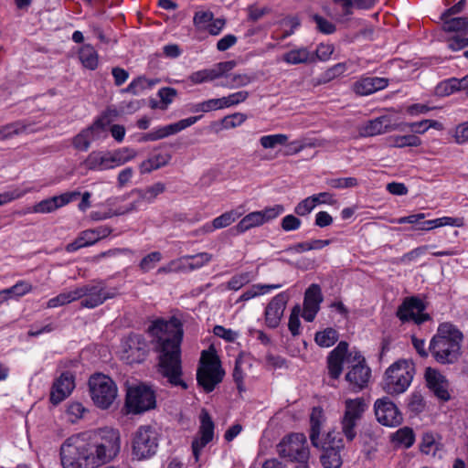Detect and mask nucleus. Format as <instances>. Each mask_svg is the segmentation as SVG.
I'll use <instances>...</instances> for the list:
<instances>
[{
  "instance_id": "obj_1",
  "label": "nucleus",
  "mask_w": 468,
  "mask_h": 468,
  "mask_svg": "<svg viewBox=\"0 0 468 468\" xmlns=\"http://www.w3.org/2000/svg\"><path fill=\"white\" fill-rule=\"evenodd\" d=\"M121 450L120 433L101 429L92 434L68 438L60 447L63 468H98L111 462Z\"/></svg>"
},
{
  "instance_id": "obj_2",
  "label": "nucleus",
  "mask_w": 468,
  "mask_h": 468,
  "mask_svg": "<svg viewBox=\"0 0 468 468\" xmlns=\"http://www.w3.org/2000/svg\"><path fill=\"white\" fill-rule=\"evenodd\" d=\"M150 333L157 341L159 352V372L173 386H180L184 389L187 385L181 379V342L183 326L180 320L171 318L168 321L156 320L149 328Z\"/></svg>"
},
{
  "instance_id": "obj_3",
  "label": "nucleus",
  "mask_w": 468,
  "mask_h": 468,
  "mask_svg": "<svg viewBox=\"0 0 468 468\" xmlns=\"http://www.w3.org/2000/svg\"><path fill=\"white\" fill-rule=\"evenodd\" d=\"M463 333L451 323H442L439 325L436 335L431 338L429 349L441 364H452L461 355V343Z\"/></svg>"
},
{
  "instance_id": "obj_4",
  "label": "nucleus",
  "mask_w": 468,
  "mask_h": 468,
  "mask_svg": "<svg viewBox=\"0 0 468 468\" xmlns=\"http://www.w3.org/2000/svg\"><path fill=\"white\" fill-rule=\"evenodd\" d=\"M415 373L414 365L407 359H399L385 372L382 387L389 395H399L410 387Z\"/></svg>"
},
{
  "instance_id": "obj_5",
  "label": "nucleus",
  "mask_w": 468,
  "mask_h": 468,
  "mask_svg": "<svg viewBox=\"0 0 468 468\" xmlns=\"http://www.w3.org/2000/svg\"><path fill=\"white\" fill-rule=\"evenodd\" d=\"M277 452L282 458L296 463L295 468H309L310 451L303 433H292L277 444Z\"/></svg>"
},
{
  "instance_id": "obj_6",
  "label": "nucleus",
  "mask_w": 468,
  "mask_h": 468,
  "mask_svg": "<svg viewBox=\"0 0 468 468\" xmlns=\"http://www.w3.org/2000/svg\"><path fill=\"white\" fill-rule=\"evenodd\" d=\"M218 356L213 350H204L201 353L199 367L197 371V380L206 392L214 390L224 377Z\"/></svg>"
},
{
  "instance_id": "obj_7",
  "label": "nucleus",
  "mask_w": 468,
  "mask_h": 468,
  "mask_svg": "<svg viewBox=\"0 0 468 468\" xmlns=\"http://www.w3.org/2000/svg\"><path fill=\"white\" fill-rule=\"evenodd\" d=\"M89 388L93 403L101 410L109 409L118 395L115 382L109 376L101 373L90 378Z\"/></svg>"
},
{
  "instance_id": "obj_8",
  "label": "nucleus",
  "mask_w": 468,
  "mask_h": 468,
  "mask_svg": "<svg viewBox=\"0 0 468 468\" xmlns=\"http://www.w3.org/2000/svg\"><path fill=\"white\" fill-rule=\"evenodd\" d=\"M158 449V435L151 426H140L133 435L132 455L138 461L150 459Z\"/></svg>"
},
{
  "instance_id": "obj_9",
  "label": "nucleus",
  "mask_w": 468,
  "mask_h": 468,
  "mask_svg": "<svg viewBox=\"0 0 468 468\" xmlns=\"http://www.w3.org/2000/svg\"><path fill=\"white\" fill-rule=\"evenodd\" d=\"M367 408L368 405L363 398L345 400V410L340 424L342 433L348 441L356 437V428Z\"/></svg>"
},
{
  "instance_id": "obj_10",
  "label": "nucleus",
  "mask_w": 468,
  "mask_h": 468,
  "mask_svg": "<svg viewBox=\"0 0 468 468\" xmlns=\"http://www.w3.org/2000/svg\"><path fill=\"white\" fill-rule=\"evenodd\" d=\"M111 120L107 114L96 119L91 125L81 130L72 138L73 147L80 152H87L91 143L105 139L108 136V127Z\"/></svg>"
},
{
  "instance_id": "obj_11",
  "label": "nucleus",
  "mask_w": 468,
  "mask_h": 468,
  "mask_svg": "<svg viewBox=\"0 0 468 468\" xmlns=\"http://www.w3.org/2000/svg\"><path fill=\"white\" fill-rule=\"evenodd\" d=\"M154 390L144 384L131 386L127 389L126 407L131 413L138 414L155 407Z\"/></svg>"
},
{
  "instance_id": "obj_12",
  "label": "nucleus",
  "mask_w": 468,
  "mask_h": 468,
  "mask_svg": "<svg viewBox=\"0 0 468 468\" xmlns=\"http://www.w3.org/2000/svg\"><path fill=\"white\" fill-rule=\"evenodd\" d=\"M284 212V207L277 204L272 207H267L262 210L253 211L245 215L233 230L236 234H243L251 229L259 228L264 224L275 219Z\"/></svg>"
},
{
  "instance_id": "obj_13",
  "label": "nucleus",
  "mask_w": 468,
  "mask_h": 468,
  "mask_svg": "<svg viewBox=\"0 0 468 468\" xmlns=\"http://www.w3.org/2000/svg\"><path fill=\"white\" fill-rule=\"evenodd\" d=\"M165 191V185L162 182H156L145 188H135L129 194V197H133V200L128 205L117 208L115 214L125 215L138 211L142 207L153 203L157 196Z\"/></svg>"
},
{
  "instance_id": "obj_14",
  "label": "nucleus",
  "mask_w": 468,
  "mask_h": 468,
  "mask_svg": "<svg viewBox=\"0 0 468 468\" xmlns=\"http://www.w3.org/2000/svg\"><path fill=\"white\" fill-rule=\"evenodd\" d=\"M323 450L321 462L324 468H339L342 464L340 455L344 448L343 440L335 431L328 432L320 441L319 446Z\"/></svg>"
},
{
  "instance_id": "obj_15",
  "label": "nucleus",
  "mask_w": 468,
  "mask_h": 468,
  "mask_svg": "<svg viewBox=\"0 0 468 468\" xmlns=\"http://www.w3.org/2000/svg\"><path fill=\"white\" fill-rule=\"evenodd\" d=\"M149 345L141 335H130L122 342V358L127 364L143 362L148 352Z\"/></svg>"
},
{
  "instance_id": "obj_16",
  "label": "nucleus",
  "mask_w": 468,
  "mask_h": 468,
  "mask_svg": "<svg viewBox=\"0 0 468 468\" xmlns=\"http://www.w3.org/2000/svg\"><path fill=\"white\" fill-rule=\"evenodd\" d=\"M377 420L383 426L397 427L403 421V416L397 405L388 397L378 399L374 404Z\"/></svg>"
},
{
  "instance_id": "obj_17",
  "label": "nucleus",
  "mask_w": 468,
  "mask_h": 468,
  "mask_svg": "<svg viewBox=\"0 0 468 468\" xmlns=\"http://www.w3.org/2000/svg\"><path fill=\"white\" fill-rule=\"evenodd\" d=\"M352 362L355 364L346 374V380L352 390L359 391L367 386L370 377V369L366 366L365 358L359 352H355Z\"/></svg>"
},
{
  "instance_id": "obj_18",
  "label": "nucleus",
  "mask_w": 468,
  "mask_h": 468,
  "mask_svg": "<svg viewBox=\"0 0 468 468\" xmlns=\"http://www.w3.org/2000/svg\"><path fill=\"white\" fill-rule=\"evenodd\" d=\"M199 436L192 441V452L196 462H198L202 449L213 440L214 422L206 410L200 414Z\"/></svg>"
},
{
  "instance_id": "obj_19",
  "label": "nucleus",
  "mask_w": 468,
  "mask_h": 468,
  "mask_svg": "<svg viewBox=\"0 0 468 468\" xmlns=\"http://www.w3.org/2000/svg\"><path fill=\"white\" fill-rule=\"evenodd\" d=\"M288 301V293L282 292L272 297L268 303L264 310V320L269 328L274 329L280 325Z\"/></svg>"
},
{
  "instance_id": "obj_20",
  "label": "nucleus",
  "mask_w": 468,
  "mask_h": 468,
  "mask_svg": "<svg viewBox=\"0 0 468 468\" xmlns=\"http://www.w3.org/2000/svg\"><path fill=\"white\" fill-rule=\"evenodd\" d=\"M353 354H348V345L346 342H340L327 356L328 374L333 379H337L343 371L345 363H351Z\"/></svg>"
},
{
  "instance_id": "obj_21",
  "label": "nucleus",
  "mask_w": 468,
  "mask_h": 468,
  "mask_svg": "<svg viewBox=\"0 0 468 468\" xmlns=\"http://www.w3.org/2000/svg\"><path fill=\"white\" fill-rule=\"evenodd\" d=\"M80 195V193L79 191H73L43 199L35 204L32 207L27 208V213H51L77 199Z\"/></svg>"
},
{
  "instance_id": "obj_22",
  "label": "nucleus",
  "mask_w": 468,
  "mask_h": 468,
  "mask_svg": "<svg viewBox=\"0 0 468 468\" xmlns=\"http://www.w3.org/2000/svg\"><path fill=\"white\" fill-rule=\"evenodd\" d=\"M424 309L425 306L421 300L411 297L403 302L397 315L403 322L413 321L420 324L429 319L428 314L423 313Z\"/></svg>"
},
{
  "instance_id": "obj_23",
  "label": "nucleus",
  "mask_w": 468,
  "mask_h": 468,
  "mask_svg": "<svg viewBox=\"0 0 468 468\" xmlns=\"http://www.w3.org/2000/svg\"><path fill=\"white\" fill-rule=\"evenodd\" d=\"M79 290L81 291L80 293V305L84 308H95L112 297L105 292L104 286L101 282L80 286Z\"/></svg>"
},
{
  "instance_id": "obj_24",
  "label": "nucleus",
  "mask_w": 468,
  "mask_h": 468,
  "mask_svg": "<svg viewBox=\"0 0 468 468\" xmlns=\"http://www.w3.org/2000/svg\"><path fill=\"white\" fill-rule=\"evenodd\" d=\"M323 302L321 288L318 284H311L304 293L302 316L307 322H313L320 310Z\"/></svg>"
},
{
  "instance_id": "obj_25",
  "label": "nucleus",
  "mask_w": 468,
  "mask_h": 468,
  "mask_svg": "<svg viewBox=\"0 0 468 468\" xmlns=\"http://www.w3.org/2000/svg\"><path fill=\"white\" fill-rule=\"evenodd\" d=\"M234 68V62L226 61L216 64L211 69H205L193 72L189 76V80L193 84H201L207 81H212L223 76Z\"/></svg>"
},
{
  "instance_id": "obj_26",
  "label": "nucleus",
  "mask_w": 468,
  "mask_h": 468,
  "mask_svg": "<svg viewBox=\"0 0 468 468\" xmlns=\"http://www.w3.org/2000/svg\"><path fill=\"white\" fill-rule=\"evenodd\" d=\"M75 388L74 377L71 373H62L53 383L50 401L57 405L70 395Z\"/></svg>"
},
{
  "instance_id": "obj_27",
  "label": "nucleus",
  "mask_w": 468,
  "mask_h": 468,
  "mask_svg": "<svg viewBox=\"0 0 468 468\" xmlns=\"http://www.w3.org/2000/svg\"><path fill=\"white\" fill-rule=\"evenodd\" d=\"M397 126L391 125L390 121L386 116H380L365 122L359 129L362 136H376L392 130Z\"/></svg>"
},
{
  "instance_id": "obj_28",
  "label": "nucleus",
  "mask_w": 468,
  "mask_h": 468,
  "mask_svg": "<svg viewBox=\"0 0 468 468\" xmlns=\"http://www.w3.org/2000/svg\"><path fill=\"white\" fill-rule=\"evenodd\" d=\"M388 80L379 77L362 78L354 84V91L361 96L372 94L378 90L385 89Z\"/></svg>"
},
{
  "instance_id": "obj_29",
  "label": "nucleus",
  "mask_w": 468,
  "mask_h": 468,
  "mask_svg": "<svg viewBox=\"0 0 468 468\" xmlns=\"http://www.w3.org/2000/svg\"><path fill=\"white\" fill-rule=\"evenodd\" d=\"M83 165L87 169L94 171L113 169L109 152L93 151L87 156Z\"/></svg>"
},
{
  "instance_id": "obj_30",
  "label": "nucleus",
  "mask_w": 468,
  "mask_h": 468,
  "mask_svg": "<svg viewBox=\"0 0 468 468\" xmlns=\"http://www.w3.org/2000/svg\"><path fill=\"white\" fill-rule=\"evenodd\" d=\"M212 260V255L207 252H200L196 255H186L179 258L182 271L200 269Z\"/></svg>"
},
{
  "instance_id": "obj_31",
  "label": "nucleus",
  "mask_w": 468,
  "mask_h": 468,
  "mask_svg": "<svg viewBox=\"0 0 468 468\" xmlns=\"http://www.w3.org/2000/svg\"><path fill=\"white\" fill-rule=\"evenodd\" d=\"M245 212V207L242 205L234 209L226 211L212 220L213 227H215V229L227 228L234 223L238 218H241Z\"/></svg>"
},
{
  "instance_id": "obj_32",
  "label": "nucleus",
  "mask_w": 468,
  "mask_h": 468,
  "mask_svg": "<svg viewBox=\"0 0 468 468\" xmlns=\"http://www.w3.org/2000/svg\"><path fill=\"white\" fill-rule=\"evenodd\" d=\"M172 156L170 154H156L143 161L140 164V171L142 174H147L166 165Z\"/></svg>"
},
{
  "instance_id": "obj_33",
  "label": "nucleus",
  "mask_w": 468,
  "mask_h": 468,
  "mask_svg": "<svg viewBox=\"0 0 468 468\" xmlns=\"http://www.w3.org/2000/svg\"><path fill=\"white\" fill-rule=\"evenodd\" d=\"M468 87V77L462 80L456 78H451L441 81L436 87V92L441 96H447L461 89H467Z\"/></svg>"
},
{
  "instance_id": "obj_34",
  "label": "nucleus",
  "mask_w": 468,
  "mask_h": 468,
  "mask_svg": "<svg viewBox=\"0 0 468 468\" xmlns=\"http://www.w3.org/2000/svg\"><path fill=\"white\" fill-rule=\"evenodd\" d=\"M79 58L83 67L88 69L93 70L98 67L99 55L90 44H85L80 48Z\"/></svg>"
},
{
  "instance_id": "obj_35",
  "label": "nucleus",
  "mask_w": 468,
  "mask_h": 468,
  "mask_svg": "<svg viewBox=\"0 0 468 468\" xmlns=\"http://www.w3.org/2000/svg\"><path fill=\"white\" fill-rule=\"evenodd\" d=\"M324 420L323 410L321 408H314L310 416L311 434L310 439L314 446H319V434Z\"/></svg>"
},
{
  "instance_id": "obj_36",
  "label": "nucleus",
  "mask_w": 468,
  "mask_h": 468,
  "mask_svg": "<svg viewBox=\"0 0 468 468\" xmlns=\"http://www.w3.org/2000/svg\"><path fill=\"white\" fill-rule=\"evenodd\" d=\"M282 285L280 283L277 284H261L257 283L250 286L249 289L244 291L242 294L239 296V301L246 302L251 300L257 296L264 295L270 293L271 290L280 289Z\"/></svg>"
},
{
  "instance_id": "obj_37",
  "label": "nucleus",
  "mask_w": 468,
  "mask_h": 468,
  "mask_svg": "<svg viewBox=\"0 0 468 468\" xmlns=\"http://www.w3.org/2000/svg\"><path fill=\"white\" fill-rule=\"evenodd\" d=\"M159 82L156 79H147L145 77H138L134 79L130 84L122 90L123 92L131 93L133 95H139L144 90L151 89Z\"/></svg>"
},
{
  "instance_id": "obj_38",
  "label": "nucleus",
  "mask_w": 468,
  "mask_h": 468,
  "mask_svg": "<svg viewBox=\"0 0 468 468\" xmlns=\"http://www.w3.org/2000/svg\"><path fill=\"white\" fill-rule=\"evenodd\" d=\"M311 59V52L306 48L292 49L282 55V60L289 65L307 63Z\"/></svg>"
},
{
  "instance_id": "obj_39",
  "label": "nucleus",
  "mask_w": 468,
  "mask_h": 468,
  "mask_svg": "<svg viewBox=\"0 0 468 468\" xmlns=\"http://www.w3.org/2000/svg\"><path fill=\"white\" fill-rule=\"evenodd\" d=\"M40 188L35 186L16 187L0 193V206L8 204L14 200L19 199L28 193L37 192Z\"/></svg>"
},
{
  "instance_id": "obj_40",
  "label": "nucleus",
  "mask_w": 468,
  "mask_h": 468,
  "mask_svg": "<svg viewBox=\"0 0 468 468\" xmlns=\"http://www.w3.org/2000/svg\"><path fill=\"white\" fill-rule=\"evenodd\" d=\"M113 168L121 166L136 156V152L129 147L119 148L114 151H108Z\"/></svg>"
},
{
  "instance_id": "obj_41",
  "label": "nucleus",
  "mask_w": 468,
  "mask_h": 468,
  "mask_svg": "<svg viewBox=\"0 0 468 468\" xmlns=\"http://www.w3.org/2000/svg\"><path fill=\"white\" fill-rule=\"evenodd\" d=\"M443 30L446 32H463L468 29L467 17H441Z\"/></svg>"
},
{
  "instance_id": "obj_42",
  "label": "nucleus",
  "mask_w": 468,
  "mask_h": 468,
  "mask_svg": "<svg viewBox=\"0 0 468 468\" xmlns=\"http://www.w3.org/2000/svg\"><path fill=\"white\" fill-rule=\"evenodd\" d=\"M338 339V333L333 328H326L317 332L314 336L315 343L321 347H330Z\"/></svg>"
},
{
  "instance_id": "obj_43",
  "label": "nucleus",
  "mask_w": 468,
  "mask_h": 468,
  "mask_svg": "<svg viewBox=\"0 0 468 468\" xmlns=\"http://www.w3.org/2000/svg\"><path fill=\"white\" fill-rule=\"evenodd\" d=\"M390 144L394 147L402 148L405 146H420L421 144V140L413 134L409 135H396L390 137Z\"/></svg>"
},
{
  "instance_id": "obj_44",
  "label": "nucleus",
  "mask_w": 468,
  "mask_h": 468,
  "mask_svg": "<svg viewBox=\"0 0 468 468\" xmlns=\"http://www.w3.org/2000/svg\"><path fill=\"white\" fill-rule=\"evenodd\" d=\"M392 440L394 442L409 448L414 443V434L411 429L404 427L392 435Z\"/></svg>"
},
{
  "instance_id": "obj_45",
  "label": "nucleus",
  "mask_w": 468,
  "mask_h": 468,
  "mask_svg": "<svg viewBox=\"0 0 468 468\" xmlns=\"http://www.w3.org/2000/svg\"><path fill=\"white\" fill-rule=\"evenodd\" d=\"M288 136L283 133L263 135L260 138V144L264 149H273L277 145H283L287 143Z\"/></svg>"
},
{
  "instance_id": "obj_46",
  "label": "nucleus",
  "mask_w": 468,
  "mask_h": 468,
  "mask_svg": "<svg viewBox=\"0 0 468 468\" xmlns=\"http://www.w3.org/2000/svg\"><path fill=\"white\" fill-rule=\"evenodd\" d=\"M317 146H322V144L320 141L316 139L295 140L289 144L287 154H296L305 148H312Z\"/></svg>"
},
{
  "instance_id": "obj_47",
  "label": "nucleus",
  "mask_w": 468,
  "mask_h": 468,
  "mask_svg": "<svg viewBox=\"0 0 468 468\" xmlns=\"http://www.w3.org/2000/svg\"><path fill=\"white\" fill-rule=\"evenodd\" d=\"M318 201L317 197L310 196L295 206L294 213L300 217L307 216L318 205Z\"/></svg>"
},
{
  "instance_id": "obj_48",
  "label": "nucleus",
  "mask_w": 468,
  "mask_h": 468,
  "mask_svg": "<svg viewBox=\"0 0 468 468\" xmlns=\"http://www.w3.org/2000/svg\"><path fill=\"white\" fill-rule=\"evenodd\" d=\"M163 259L161 252L153 251L146 256H144L140 263L139 267L143 272H148L151 270L154 269L158 262H160Z\"/></svg>"
},
{
  "instance_id": "obj_49",
  "label": "nucleus",
  "mask_w": 468,
  "mask_h": 468,
  "mask_svg": "<svg viewBox=\"0 0 468 468\" xmlns=\"http://www.w3.org/2000/svg\"><path fill=\"white\" fill-rule=\"evenodd\" d=\"M439 449V442L437 441L436 435L431 432L423 434L420 444V451L425 454H435Z\"/></svg>"
},
{
  "instance_id": "obj_50",
  "label": "nucleus",
  "mask_w": 468,
  "mask_h": 468,
  "mask_svg": "<svg viewBox=\"0 0 468 468\" xmlns=\"http://www.w3.org/2000/svg\"><path fill=\"white\" fill-rule=\"evenodd\" d=\"M251 81L252 78L248 74H234L222 86L229 89H238L249 85Z\"/></svg>"
},
{
  "instance_id": "obj_51",
  "label": "nucleus",
  "mask_w": 468,
  "mask_h": 468,
  "mask_svg": "<svg viewBox=\"0 0 468 468\" xmlns=\"http://www.w3.org/2000/svg\"><path fill=\"white\" fill-rule=\"evenodd\" d=\"M326 184L332 188L344 189L356 186L357 179L356 177L329 178Z\"/></svg>"
},
{
  "instance_id": "obj_52",
  "label": "nucleus",
  "mask_w": 468,
  "mask_h": 468,
  "mask_svg": "<svg viewBox=\"0 0 468 468\" xmlns=\"http://www.w3.org/2000/svg\"><path fill=\"white\" fill-rule=\"evenodd\" d=\"M157 95L162 103V110L165 111L173 102V101L175 100V98L177 95V91L174 88L165 87V88H161L158 90Z\"/></svg>"
},
{
  "instance_id": "obj_53",
  "label": "nucleus",
  "mask_w": 468,
  "mask_h": 468,
  "mask_svg": "<svg viewBox=\"0 0 468 468\" xmlns=\"http://www.w3.org/2000/svg\"><path fill=\"white\" fill-rule=\"evenodd\" d=\"M250 96L249 91L247 90H239L234 93H231L226 97H222L224 108H229L231 106L238 105L243 101H245Z\"/></svg>"
},
{
  "instance_id": "obj_54",
  "label": "nucleus",
  "mask_w": 468,
  "mask_h": 468,
  "mask_svg": "<svg viewBox=\"0 0 468 468\" xmlns=\"http://www.w3.org/2000/svg\"><path fill=\"white\" fill-rule=\"evenodd\" d=\"M247 119V116L241 112H236L222 119V126L225 129H233L240 126Z\"/></svg>"
},
{
  "instance_id": "obj_55",
  "label": "nucleus",
  "mask_w": 468,
  "mask_h": 468,
  "mask_svg": "<svg viewBox=\"0 0 468 468\" xmlns=\"http://www.w3.org/2000/svg\"><path fill=\"white\" fill-rule=\"evenodd\" d=\"M301 313V308L299 305H295L291 312L289 317L288 327L292 335H298L300 334V325L301 322L299 319V315Z\"/></svg>"
},
{
  "instance_id": "obj_56",
  "label": "nucleus",
  "mask_w": 468,
  "mask_h": 468,
  "mask_svg": "<svg viewBox=\"0 0 468 468\" xmlns=\"http://www.w3.org/2000/svg\"><path fill=\"white\" fill-rule=\"evenodd\" d=\"M271 9L267 6H260L258 5H250L247 7L248 18L252 22H256L270 13Z\"/></svg>"
},
{
  "instance_id": "obj_57",
  "label": "nucleus",
  "mask_w": 468,
  "mask_h": 468,
  "mask_svg": "<svg viewBox=\"0 0 468 468\" xmlns=\"http://www.w3.org/2000/svg\"><path fill=\"white\" fill-rule=\"evenodd\" d=\"M430 247L431 246L425 245L413 249L412 250L402 255V257L400 258V262L408 264L410 263L411 261L418 260L420 257L423 256L427 252Z\"/></svg>"
},
{
  "instance_id": "obj_58",
  "label": "nucleus",
  "mask_w": 468,
  "mask_h": 468,
  "mask_svg": "<svg viewBox=\"0 0 468 468\" xmlns=\"http://www.w3.org/2000/svg\"><path fill=\"white\" fill-rule=\"evenodd\" d=\"M408 407L412 412H421L425 408L422 395L419 392L412 393L409 399Z\"/></svg>"
},
{
  "instance_id": "obj_59",
  "label": "nucleus",
  "mask_w": 468,
  "mask_h": 468,
  "mask_svg": "<svg viewBox=\"0 0 468 468\" xmlns=\"http://www.w3.org/2000/svg\"><path fill=\"white\" fill-rule=\"evenodd\" d=\"M213 333L215 335H217L228 342H234L239 336L238 332L232 330V329L225 328L222 325L214 326Z\"/></svg>"
},
{
  "instance_id": "obj_60",
  "label": "nucleus",
  "mask_w": 468,
  "mask_h": 468,
  "mask_svg": "<svg viewBox=\"0 0 468 468\" xmlns=\"http://www.w3.org/2000/svg\"><path fill=\"white\" fill-rule=\"evenodd\" d=\"M85 412V408L80 402H72L69 405L67 415L71 422H75L82 418Z\"/></svg>"
},
{
  "instance_id": "obj_61",
  "label": "nucleus",
  "mask_w": 468,
  "mask_h": 468,
  "mask_svg": "<svg viewBox=\"0 0 468 468\" xmlns=\"http://www.w3.org/2000/svg\"><path fill=\"white\" fill-rule=\"evenodd\" d=\"M302 221L294 215H286L281 221V227L284 231H292L300 229Z\"/></svg>"
},
{
  "instance_id": "obj_62",
  "label": "nucleus",
  "mask_w": 468,
  "mask_h": 468,
  "mask_svg": "<svg viewBox=\"0 0 468 468\" xmlns=\"http://www.w3.org/2000/svg\"><path fill=\"white\" fill-rule=\"evenodd\" d=\"M250 281V274L245 273H239L235 276H233L228 282V288L230 290L238 291L245 284L249 283Z\"/></svg>"
},
{
  "instance_id": "obj_63",
  "label": "nucleus",
  "mask_w": 468,
  "mask_h": 468,
  "mask_svg": "<svg viewBox=\"0 0 468 468\" xmlns=\"http://www.w3.org/2000/svg\"><path fill=\"white\" fill-rule=\"evenodd\" d=\"M313 20L315 22L318 30L322 33L332 34L335 31V25L319 15H314Z\"/></svg>"
},
{
  "instance_id": "obj_64",
  "label": "nucleus",
  "mask_w": 468,
  "mask_h": 468,
  "mask_svg": "<svg viewBox=\"0 0 468 468\" xmlns=\"http://www.w3.org/2000/svg\"><path fill=\"white\" fill-rule=\"evenodd\" d=\"M447 46L449 49L452 51H459L466 47H468V37L455 36L448 38Z\"/></svg>"
}]
</instances>
